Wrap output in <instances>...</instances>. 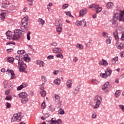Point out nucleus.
I'll list each match as a JSON object with an SVG mask.
<instances>
[{"instance_id": "46", "label": "nucleus", "mask_w": 124, "mask_h": 124, "mask_svg": "<svg viewBox=\"0 0 124 124\" xmlns=\"http://www.w3.org/2000/svg\"><path fill=\"white\" fill-rule=\"evenodd\" d=\"M69 6L68 4H65L63 6H62V9H65Z\"/></svg>"}, {"instance_id": "33", "label": "nucleus", "mask_w": 124, "mask_h": 124, "mask_svg": "<svg viewBox=\"0 0 124 124\" xmlns=\"http://www.w3.org/2000/svg\"><path fill=\"white\" fill-rule=\"evenodd\" d=\"M121 95V92L119 91H116L115 93V96L116 97H118Z\"/></svg>"}, {"instance_id": "1", "label": "nucleus", "mask_w": 124, "mask_h": 124, "mask_svg": "<svg viewBox=\"0 0 124 124\" xmlns=\"http://www.w3.org/2000/svg\"><path fill=\"white\" fill-rule=\"evenodd\" d=\"M124 11L120 10L119 14L115 13L113 15L112 20L114 21L112 23V27L115 28L118 26L117 21L124 22Z\"/></svg>"}, {"instance_id": "59", "label": "nucleus", "mask_w": 124, "mask_h": 124, "mask_svg": "<svg viewBox=\"0 0 124 124\" xmlns=\"http://www.w3.org/2000/svg\"><path fill=\"white\" fill-rule=\"evenodd\" d=\"M59 73V71L58 70H55L53 72V74L54 75H57Z\"/></svg>"}, {"instance_id": "51", "label": "nucleus", "mask_w": 124, "mask_h": 124, "mask_svg": "<svg viewBox=\"0 0 124 124\" xmlns=\"http://www.w3.org/2000/svg\"><path fill=\"white\" fill-rule=\"evenodd\" d=\"M119 107L121 109L122 111L124 112V106L123 105H120Z\"/></svg>"}, {"instance_id": "60", "label": "nucleus", "mask_w": 124, "mask_h": 124, "mask_svg": "<svg viewBox=\"0 0 124 124\" xmlns=\"http://www.w3.org/2000/svg\"><path fill=\"white\" fill-rule=\"evenodd\" d=\"M120 56L122 57V58H123L124 57V51H122L120 53Z\"/></svg>"}, {"instance_id": "15", "label": "nucleus", "mask_w": 124, "mask_h": 124, "mask_svg": "<svg viewBox=\"0 0 124 124\" xmlns=\"http://www.w3.org/2000/svg\"><path fill=\"white\" fill-rule=\"evenodd\" d=\"M102 61H99V65H102L104 66H107L108 65V63L107 61L103 59H102Z\"/></svg>"}, {"instance_id": "18", "label": "nucleus", "mask_w": 124, "mask_h": 124, "mask_svg": "<svg viewBox=\"0 0 124 124\" xmlns=\"http://www.w3.org/2000/svg\"><path fill=\"white\" fill-rule=\"evenodd\" d=\"M87 12V9H82V10H81L80 11V13H79V16L80 17L83 16H84Z\"/></svg>"}, {"instance_id": "44", "label": "nucleus", "mask_w": 124, "mask_h": 124, "mask_svg": "<svg viewBox=\"0 0 124 124\" xmlns=\"http://www.w3.org/2000/svg\"><path fill=\"white\" fill-rule=\"evenodd\" d=\"M12 97L11 96H7L5 98V100H8V101H12Z\"/></svg>"}, {"instance_id": "35", "label": "nucleus", "mask_w": 124, "mask_h": 124, "mask_svg": "<svg viewBox=\"0 0 124 124\" xmlns=\"http://www.w3.org/2000/svg\"><path fill=\"white\" fill-rule=\"evenodd\" d=\"M102 36L104 38H108V33L106 32H103L102 33Z\"/></svg>"}, {"instance_id": "3", "label": "nucleus", "mask_w": 124, "mask_h": 124, "mask_svg": "<svg viewBox=\"0 0 124 124\" xmlns=\"http://www.w3.org/2000/svg\"><path fill=\"white\" fill-rule=\"evenodd\" d=\"M28 21L29 17L25 16L22 19L20 29L22 32L27 31H28Z\"/></svg>"}, {"instance_id": "64", "label": "nucleus", "mask_w": 124, "mask_h": 124, "mask_svg": "<svg viewBox=\"0 0 124 124\" xmlns=\"http://www.w3.org/2000/svg\"><path fill=\"white\" fill-rule=\"evenodd\" d=\"M53 6V4H52V3H51V2L49 3L47 5V6H48V7H51V6Z\"/></svg>"}, {"instance_id": "7", "label": "nucleus", "mask_w": 124, "mask_h": 124, "mask_svg": "<svg viewBox=\"0 0 124 124\" xmlns=\"http://www.w3.org/2000/svg\"><path fill=\"white\" fill-rule=\"evenodd\" d=\"M1 7L3 8H7L13 10L15 9V7L12 3H10L9 2L7 3H3L1 4Z\"/></svg>"}, {"instance_id": "13", "label": "nucleus", "mask_w": 124, "mask_h": 124, "mask_svg": "<svg viewBox=\"0 0 124 124\" xmlns=\"http://www.w3.org/2000/svg\"><path fill=\"white\" fill-rule=\"evenodd\" d=\"M56 31L59 34H61L62 31V24H59L58 25H56Z\"/></svg>"}, {"instance_id": "23", "label": "nucleus", "mask_w": 124, "mask_h": 124, "mask_svg": "<svg viewBox=\"0 0 124 124\" xmlns=\"http://www.w3.org/2000/svg\"><path fill=\"white\" fill-rule=\"evenodd\" d=\"M17 53L18 55H23V56L26 55V52L24 50H18Z\"/></svg>"}, {"instance_id": "22", "label": "nucleus", "mask_w": 124, "mask_h": 124, "mask_svg": "<svg viewBox=\"0 0 124 124\" xmlns=\"http://www.w3.org/2000/svg\"><path fill=\"white\" fill-rule=\"evenodd\" d=\"M61 78H56V79L54 80V82L55 85L58 86L60 85V84H61Z\"/></svg>"}, {"instance_id": "8", "label": "nucleus", "mask_w": 124, "mask_h": 124, "mask_svg": "<svg viewBox=\"0 0 124 124\" xmlns=\"http://www.w3.org/2000/svg\"><path fill=\"white\" fill-rule=\"evenodd\" d=\"M18 67H19V71L21 72L24 71V70L28 67V66H27L25 63H24L23 61L18 62Z\"/></svg>"}, {"instance_id": "28", "label": "nucleus", "mask_w": 124, "mask_h": 124, "mask_svg": "<svg viewBox=\"0 0 124 124\" xmlns=\"http://www.w3.org/2000/svg\"><path fill=\"white\" fill-rule=\"evenodd\" d=\"M76 47L81 50L83 49L84 46L82 44H78L76 46Z\"/></svg>"}, {"instance_id": "37", "label": "nucleus", "mask_w": 124, "mask_h": 124, "mask_svg": "<svg viewBox=\"0 0 124 124\" xmlns=\"http://www.w3.org/2000/svg\"><path fill=\"white\" fill-rule=\"evenodd\" d=\"M56 57H57V58H60L61 59H63V55L62 53L56 55Z\"/></svg>"}, {"instance_id": "2", "label": "nucleus", "mask_w": 124, "mask_h": 124, "mask_svg": "<svg viewBox=\"0 0 124 124\" xmlns=\"http://www.w3.org/2000/svg\"><path fill=\"white\" fill-rule=\"evenodd\" d=\"M21 33L19 32L18 29H15L14 32V34L11 31H8L6 32V35L7 36V39L13 40H17L20 38V34Z\"/></svg>"}, {"instance_id": "63", "label": "nucleus", "mask_w": 124, "mask_h": 124, "mask_svg": "<svg viewBox=\"0 0 124 124\" xmlns=\"http://www.w3.org/2000/svg\"><path fill=\"white\" fill-rule=\"evenodd\" d=\"M73 61L74 62H78V59L76 57H74L73 59Z\"/></svg>"}, {"instance_id": "11", "label": "nucleus", "mask_w": 124, "mask_h": 124, "mask_svg": "<svg viewBox=\"0 0 124 124\" xmlns=\"http://www.w3.org/2000/svg\"><path fill=\"white\" fill-rule=\"evenodd\" d=\"M76 25L77 27L81 26L83 27H85L87 26L86 22L85 20H82V21H77L76 22Z\"/></svg>"}, {"instance_id": "26", "label": "nucleus", "mask_w": 124, "mask_h": 124, "mask_svg": "<svg viewBox=\"0 0 124 124\" xmlns=\"http://www.w3.org/2000/svg\"><path fill=\"white\" fill-rule=\"evenodd\" d=\"M39 25H44L45 23V21L42 18H39L38 20Z\"/></svg>"}, {"instance_id": "20", "label": "nucleus", "mask_w": 124, "mask_h": 124, "mask_svg": "<svg viewBox=\"0 0 124 124\" xmlns=\"http://www.w3.org/2000/svg\"><path fill=\"white\" fill-rule=\"evenodd\" d=\"M108 85H109L108 82H106L102 87V90L103 91L108 90V88L107 87Z\"/></svg>"}, {"instance_id": "9", "label": "nucleus", "mask_w": 124, "mask_h": 124, "mask_svg": "<svg viewBox=\"0 0 124 124\" xmlns=\"http://www.w3.org/2000/svg\"><path fill=\"white\" fill-rule=\"evenodd\" d=\"M22 118H21V113H18L16 114H15L14 116L11 118V122H20Z\"/></svg>"}, {"instance_id": "25", "label": "nucleus", "mask_w": 124, "mask_h": 124, "mask_svg": "<svg viewBox=\"0 0 124 124\" xmlns=\"http://www.w3.org/2000/svg\"><path fill=\"white\" fill-rule=\"evenodd\" d=\"M66 87L68 88H71L72 86V81H70V80H68V81H67L66 83Z\"/></svg>"}, {"instance_id": "41", "label": "nucleus", "mask_w": 124, "mask_h": 124, "mask_svg": "<svg viewBox=\"0 0 124 124\" xmlns=\"http://www.w3.org/2000/svg\"><path fill=\"white\" fill-rule=\"evenodd\" d=\"M15 59L18 61V62L23 61V60L21 59L20 56H16Z\"/></svg>"}, {"instance_id": "57", "label": "nucleus", "mask_w": 124, "mask_h": 124, "mask_svg": "<svg viewBox=\"0 0 124 124\" xmlns=\"http://www.w3.org/2000/svg\"><path fill=\"white\" fill-rule=\"evenodd\" d=\"M50 45L51 46H57V44L56 42H53L51 44H50Z\"/></svg>"}, {"instance_id": "54", "label": "nucleus", "mask_w": 124, "mask_h": 124, "mask_svg": "<svg viewBox=\"0 0 124 124\" xmlns=\"http://www.w3.org/2000/svg\"><path fill=\"white\" fill-rule=\"evenodd\" d=\"M54 59V56L52 55H50L49 56H47V59L48 60H52Z\"/></svg>"}, {"instance_id": "42", "label": "nucleus", "mask_w": 124, "mask_h": 124, "mask_svg": "<svg viewBox=\"0 0 124 124\" xmlns=\"http://www.w3.org/2000/svg\"><path fill=\"white\" fill-rule=\"evenodd\" d=\"M30 34H31V32L29 31L28 32V34L27 35V39L28 41H30L31 40V38H30Z\"/></svg>"}, {"instance_id": "24", "label": "nucleus", "mask_w": 124, "mask_h": 124, "mask_svg": "<svg viewBox=\"0 0 124 124\" xmlns=\"http://www.w3.org/2000/svg\"><path fill=\"white\" fill-rule=\"evenodd\" d=\"M27 86L24 84L23 83L22 85H21L20 86L17 87V91H20L22 90L23 88L26 87Z\"/></svg>"}, {"instance_id": "48", "label": "nucleus", "mask_w": 124, "mask_h": 124, "mask_svg": "<svg viewBox=\"0 0 124 124\" xmlns=\"http://www.w3.org/2000/svg\"><path fill=\"white\" fill-rule=\"evenodd\" d=\"M42 109H44L46 108V102H44L41 105Z\"/></svg>"}, {"instance_id": "27", "label": "nucleus", "mask_w": 124, "mask_h": 124, "mask_svg": "<svg viewBox=\"0 0 124 124\" xmlns=\"http://www.w3.org/2000/svg\"><path fill=\"white\" fill-rule=\"evenodd\" d=\"M113 6V4L112 2H108L107 4V7L108 9H111Z\"/></svg>"}, {"instance_id": "6", "label": "nucleus", "mask_w": 124, "mask_h": 124, "mask_svg": "<svg viewBox=\"0 0 124 124\" xmlns=\"http://www.w3.org/2000/svg\"><path fill=\"white\" fill-rule=\"evenodd\" d=\"M89 8L92 9V11L96 10V14L99 13L101 11H102V8L100 7L98 4H95L89 5Z\"/></svg>"}, {"instance_id": "16", "label": "nucleus", "mask_w": 124, "mask_h": 124, "mask_svg": "<svg viewBox=\"0 0 124 124\" xmlns=\"http://www.w3.org/2000/svg\"><path fill=\"white\" fill-rule=\"evenodd\" d=\"M116 46L119 49H123L124 48V44L122 43H118L116 44Z\"/></svg>"}, {"instance_id": "10", "label": "nucleus", "mask_w": 124, "mask_h": 124, "mask_svg": "<svg viewBox=\"0 0 124 124\" xmlns=\"http://www.w3.org/2000/svg\"><path fill=\"white\" fill-rule=\"evenodd\" d=\"M111 73L112 71L111 70H106L105 71V73L100 74V76L104 79H106L108 76H110Z\"/></svg>"}, {"instance_id": "56", "label": "nucleus", "mask_w": 124, "mask_h": 124, "mask_svg": "<svg viewBox=\"0 0 124 124\" xmlns=\"http://www.w3.org/2000/svg\"><path fill=\"white\" fill-rule=\"evenodd\" d=\"M65 14H66V16H69V17H73V16H72L71 14H70V13L69 12H65Z\"/></svg>"}, {"instance_id": "52", "label": "nucleus", "mask_w": 124, "mask_h": 124, "mask_svg": "<svg viewBox=\"0 0 124 124\" xmlns=\"http://www.w3.org/2000/svg\"><path fill=\"white\" fill-rule=\"evenodd\" d=\"M97 115L95 112H93L92 114V118L95 119L96 118Z\"/></svg>"}, {"instance_id": "39", "label": "nucleus", "mask_w": 124, "mask_h": 124, "mask_svg": "<svg viewBox=\"0 0 124 124\" xmlns=\"http://www.w3.org/2000/svg\"><path fill=\"white\" fill-rule=\"evenodd\" d=\"M112 38L110 37H109L108 39H107L106 42L107 44H110L111 43Z\"/></svg>"}, {"instance_id": "21", "label": "nucleus", "mask_w": 124, "mask_h": 124, "mask_svg": "<svg viewBox=\"0 0 124 124\" xmlns=\"http://www.w3.org/2000/svg\"><path fill=\"white\" fill-rule=\"evenodd\" d=\"M41 91H40V93H41V96L42 97H45L46 96V92L43 90L44 89V87H41L40 88Z\"/></svg>"}, {"instance_id": "5", "label": "nucleus", "mask_w": 124, "mask_h": 124, "mask_svg": "<svg viewBox=\"0 0 124 124\" xmlns=\"http://www.w3.org/2000/svg\"><path fill=\"white\" fill-rule=\"evenodd\" d=\"M93 100L95 103V105L93 107V109L98 108L101 104V101H102L101 97L100 96H96L94 98Z\"/></svg>"}, {"instance_id": "29", "label": "nucleus", "mask_w": 124, "mask_h": 124, "mask_svg": "<svg viewBox=\"0 0 124 124\" xmlns=\"http://www.w3.org/2000/svg\"><path fill=\"white\" fill-rule=\"evenodd\" d=\"M64 111L63 109L62 108H60L59 110H58V113L59 114H60V115H63L64 114Z\"/></svg>"}, {"instance_id": "30", "label": "nucleus", "mask_w": 124, "mask_h": 124, "mask_svg": "<svg viewBox=\"0 0 124 124\" xmlns=\"http://www.w3.org/2000/svg\"><path fill=\"white\" fill-rule=\"evenodd\" d=\"M91 81L93 84H95L96 85H97L99 83V81L95 79H92Z\"/></svg>"}, {"instance_id": "47", "label": "nucleus", "mask_w": 124, "mask_h": 124, "mask_svg": "<svg viewBox=\"0 0 124 124\" xmlns=\"http://www.w3.org/2000/svg\"><path fill=\"white\" fill-rule=\"evenodd\" d=\"M51 124H57V120L56 118H52L51 120Z\"/></svg>"}, {"instance_id": "32", "label": "nucleus", "mask_w": 124, "mask_h": 124, "mask_svg": "<svg viewBox=\"0 0 124 124\" xmlns=\"http://www.w3.org/2000/svg\"><path fill=\"white\" fill-rule=\"evenodd\" d=\"M5 16L4 13H1L0 14V18H1V20H3L5 19Z\"/></svg>"}, {"instance_id": "61", "label": "nucleus", "mask_w": 124, "mask_h": 124, "mask_svg": "<svg viewBox=\"0 0 124 124\" xmlns=\"http://www.w3.org/2000/svg\"><path fill=\"white\" fill-rule=\"evenodd\" d=\"M121 40L124 41V34H122V36L121 37Z\"/></svg>"}, {"instance_id": "17", "label": "nucleus", "mask_w": 124, "mask_h": 124, "mask_svg": "<svg viewBox=\"0 0 124 124\" xmlns=\"http://www.w3.org/2000/svg\"><path fill=\"white\" fill-rule=\"evenodd\" d=\"M37 64L39 66V67H44L45 65V63L41 61H37Z\"/></svg>"}, {"instance_id": "36", "label": "nucleus", "mask_w": 124, "mask_h": 124, "mask_svg": "<svg viewBox=\"0 0 124 124\" xmlns=\"http://www.w3.org/2000/svg\"><path fill=\"white\" fill-rule=\"evenodd\" d=\"M42 80L44 83H43V85H44L45 83L46 82V78L45 76H42L41 77Z\"/></svg>"}, {"instance_id": "12", "label": "nucleus", "mask_w": 124, "mask_h": 124, "mask_svg": "<svg viewBox=\"0 0 124 124\" xmlns=\"http://www.w3.org/2000/svg\"><path fill=\"white\" fill-rule=\"evenodd\" d=\"M54 101L58 103V105H59V107L62 105V101H61V97L59 96V95L55 94L54 95V97L53 98Z\"/></svg>"}, {"instance_id": "53", "label": "nucleus", "mask_w": 124, "mask_h": 124, "mask_svg": "<svg viewBox=\"0 0 124 124\" xmlns=\"http://www.w3.org/2000/svg\"><path fill=\"white\" fill-rule=\"evenodd\" d=\"M79 90H80V88L77 87L76 88L75 90V93H78L79 92Z\"/></svg>"}, {"instance_id": "40", "label": "nucleus", "mask_w": 124, "mask_h": 124, "mask_svg": "<svg viewBox=\"0 0 124 124\" xmlns=\"http://www.w3.org/2000/svg\"><path fill=\"white\" fill-rule=\"evenodd\" d=\"M34 0H27V1L29 2V5L31 6L33 4Z\"/></svg>"}, {"instance_id": "49", "label": "nucleus", "mask_w": 124, "mask_h": 124, "mask_svg": "<svg viewBox=\"0 0 124 124\" xmlns=\"http://www.w3.org/2000/svg\"><path fill=\"white\" fill-rule=\"evenodd\" d=\"M5 106L7 108H9L10 107H11V105L9 103H6Z\"/></svg>"}, {"instance_id": "19", "label": "nucleus", "mask_w": 124, "mask_h": 124, "mask_svg": "<svg viewBox=\"0 0 124 124\" xmlns=\"http://www.w3.org/2000/svg\"><path fill=\"white\" fill-rule=\"evenodd\" d=\"M113 36L115 38V39L116 40V41H119V36H118V32L117 30H116L113 33Z\"/></svg>"}, {"instance_id": "62", "label": "nucleus", "mask_w": 124, "mask_h": 124, "mask_svg": "<svg viewBox=\"0 0 124 124\" xmlns=\"http://www.w3.org/2000/svg\"><path fill=\"white\" fill-rule=\"evenodd\" d=\"M9 93H10V90L6 91L5 92V94L6 95H8Z\"/></svg>"}, {"instance_id": "50", "label": "nucleus", "mask_w": 124, "mask_h": 124, "mask_svg": "<svg viewBox=\"0 0 124 124\" xmlns=\"http://www.w3.org/2000/svg\"><path fill=\"white\" fill-rule=\"evenodd\" d=\"M11 45H15V43L14 42H8L6 43V45L11 46Z\"/></svg>"}, {"instance_id": "45", "label": "nucleus", "mask_w": 124, "mask_h": 124, "mask_svg": "<svg viewBox=\"0 0 124 124\" xmlns=\"http://www.w3.org/2000/svg\"><path fill=\"white\" fill-rule=\"evenodd\" d=\"M8 61L9 62H12L14 61V59L12 57H9L8 58Z\"/></svg>"}, {"instance_id": "14", "label": "nucleus", "mask_w": 124, "mask_h": 124, "mask_svg": "<svg viewBox=\"0 0 124 124\" xmlns=\"http://www.w3.org/2000/svg\"><path fill=\"white\" fill-rule=\"evenodd\" d=\"M52 51L55 54H62L63 53L62 50L61 48L55 47L52 49Z\"/></svg>"}, {"instance_id": "31", "label": "nucleus", "mask_w": 124, "mask_h": 124, "mask_svg": "<svg viewBox=\"0 0 124 124\" xmlns=\"http://www.w3.org/2000/svg\"><path fill=\"white\" fill-rule=\"evenodd\" d=\"M118 60V57H115L114 58H113L111 60L112 63H115L116 62H117Z\"/></svg>"}, {"instance_id": "34", "label": "nucleus", "mask_w": 124, "mask_h": 124, "mask_svg": "<svg viewBox=\"0 0 124 124\" xmlns=\"http://www.w3.org/2000/svg\"><path fill=\"white\" fill-rule=\"evenodd\" d=\"M7 74H11V75H13L14 73V72L12 70H10L9 69H7L6 70Z\"/></svg>"}, {"instance_id": "58", "label": "nucleus", "mask_w": 124, "mask_h": 124, "mask_svg": "<svg viewBox=\"0 0 124 124\" xmlns=\"http://www.w3.org/2000/svg\"><path fill=\"white\" fill-rule=\"evenodd\" d=\"M3 14H4L5 15H8L10 13L9 12H8V11H4L3 13H2Z\"/></svg>"}, {"instance_id": "38", "label": "nucleus", "mask_w": 124, "mask_h": 124, "mask_svg": "<svg viewBox=\"0 0 124 124\" xmlns=\"http://www.w3.org/2000/svg\"><path fill=\"white\" fill-rule=\"evenodd\" d=\"M49 110L53 112L55 110V108L52 106H50L49 107Z\"/></svg>"}, {"instance_id": "4", "label": "nucleus", "mask_w": 124, "mask_h": 124, "mask_svg": "<svg viewBox=\"0 0 124 124\" xmlns=\"http://www.w3.org/2000/svg\"><path fill=\"white\" fill-rule=\"evenodd\" d=\"M18 96L19 97L21 98V103L23 104H26L27 102L29 101V98H28V93L23 92L21 93L18 94Z\"/></svg>"}, {"instance_id": "55", "label": "nucleus", "mask_w": 124, "mask_h": 124, "mask_svg": "<svg viewBox=\"0 0 124 124\" xmlns=\"http://www.w3.org/2000/svg\"><path fill=\"white\" fill-rule=\"evenodd\" d=\"M62 121L61 119H58L56 120V124H62Z\"/></svg>"}, {"instance_id": "43", "label": "nucleus", "mask_w": 124, "mask_h": 124, "mask_svg": "<svg viewBox=\"0 0 124 124\" xmlns=\"http://www.w3.org/2000/svg\"><path fill=\"white\" fill-rule=\"evenodd\" d=\"M30 59L28 58V57H23V61L25 62H28L30 61Z\"/></svg>"}]
</instances>
